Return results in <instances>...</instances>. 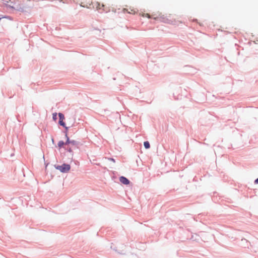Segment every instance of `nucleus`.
Masks as SVG:
<instances>
[{"instance_id": "f257e3e1", "label": "nucleus", "mask_w": 258, "mask_h": 258, "mask_svg": "<svg viewBox=\"0 0 258 258\" xmlns=\"http://www.w3.org/2000/svg\"><path fill=\"white\" fill-rule=\"evenodd\" d=\"M3 3L16 11L24 12L31 8L30 0H2Z\"/></svg>"}, {"instance_id": "f03ea898", "label": "nucleus", "mask_w": 258, "mask_h": 258, "mask_svg": "<svg viewBox=\"0 0 258 258\" xmlns=\"http://www.w3.org/2000/svg\"><path fill=\"white\" fill-rule=\"evenodd\" d=\"M70 165L66 164H63L60 166H58L56 167V169L60 171L61 172H67L70 170Z\"/></svg>"}, {"instance_id": "7ed1b4c3", "label": "nucleus", "mask_w": 258, "mask_h": 258, "mask_svg": "<svg viewBox=\"0 0 258 258\" xmlns=\"http://www.w3.org/2000/svg\"><path fill=\"white\" fill-rule=\"evenodd\" d=\"M58 114V116L59 118L58 123L60 125L64 127L67 130H68V127L66 126V124H65L64 122L63 121V120L64 119V115L61 113H59Z\"/></svg>"}, {"instance_id": "20e7f679", "label": "nucleus", "mask_w": 258, "mask_h": 258, "mask_svg": "<svg viewBox=\"0 0 258 258\" xmlns=\"http://www.w3.org/2000/svg\"><path fill=\"white\" fill-rule=\"evenodd\" d=\"M122 12L123 13H125V12H126L128 14H135L136 13H137L138 10H137L136 9H135L134 8L130 7L128 9H126V8L123 9Z\"/></svg>"}, {"instance_id": "39448f33", "label": "nucleus", "mask_w": 258, "mask_h": 258, "mask_svg": "<svg viewBox=\"0 0 258 258\" xmlns=\"http://www.w3.org/2000/svg\"><path fill=\"white\" fill-rule=\"evenodd\" d=\"M119 181L120 182H121L122 184L127 185L130 183V181L125 177L124 176H121L119 178Z\"/></svg>"}, {"instance_id": "423d86ee", "label": "nucleus", "mask_w": 258, "mask_h": 258, "mask_svg": "<svg viewBox=\"0 0 258 258\" xmlns=\"http://www.w3.org/2000/svg\"><path fill=\"white\" fill-rule=\"evenodd\" d=\"M66 137L67 138V141L65 143V144L67 145V144H71L72 145H76V142L75 141H70L69 140V137L66 135Z\"/></svg>"}, {"instance_id": "0eeeda50", "label": "nucleus", "mask_w": 258, "mask_h": 258, "mask_svg": "<svg viewBox=\"0 0 258 258\" xmlns=\"http://www.w3.org/2000/svg\"><path fill=\"white\" fill-rule=\"evenodd\" d=\"M94 7L97 10L101 9V4L98 2H96L94 4Z\"/></svg>"}, {"instance_id": "6e6552de", "label": "nucleus", "mask_w": 258, "mask_h": 258, "mask_svg": "<svg viewBox=\"0 0 258 258\" xmlns=\"http://www.w3.org/2000/svg\"><path fill=\"white\" fill-rule=\"evenodd\" d=\"M102 12H107L109 11V9H107L104 4H101V9Z\"/></svg>"}, {"instance_id": "1a4fd4ad", "label": "nucleus", "mask_w": 258, "mask_h": 258, "mask_svg": "<svg viewBox=\"0 0 258 258\" xmlns=\"http://www.w3.org/2000/svg\"><path fill=\"white\" fill-rule=\"evenodd\" d=\"M144 145L146 149H149L150 147V144H149V142H148V141L145 142L144 143Z\"/></svg>"}, {"instance_id": "9d476101", "label": "nucleus", "mask_w": 258, "mask_h": 258, "mask_svg": "<svg viewBox=\"0 0 258 258\" xmlns=\"http://www.w3.org/2000/svg\"><path fill=\"white\" fill-rule=\"evenodd\" d=\"M65 144V143L62 141H59L58 143V146L59 147L61 148V147H62Z\"/></svg>"}, {"instance_id": "9b49d317", "label": "nucleus", "mask_w": 258, "mask_h": 258, "mask_svg": "<svg viewBox=\"0 0 258 258\" xmlns=\"http://www.w3.org/2000/svg\"><path fill=\"white\" fill-rule=\"evenodd\" d=\"M53 119L55 121L57 119V113H53L52 114Z\"/></svg>"}, {"instance_id": "f8f14e48", "label": "nucleus", "mask_w": 258, "mask_h": 258, "mask_svg": "<svg viewBox=\"0 0 258 258\" xmlns=\"http://www.w3.org/2000/svg\"><path fill=\"white\" fill-rule=\"evenodd\" d=\"M142 17H147L148 18H152L149 14H142Z\"/></svg>"}, {"instance_id": "ddd939ff", "label": "nucleus", "mask_w": 258, "mask_h": 258, "mask_svg": "<svg viewBox=\"0 0 258 258\" xmlns=\"http://www.w3.org/2000/svg\"><path fill=\"white\" fill-rule=\"evenodd\" d=\"M160 15L161 14H159V16L154 17L153 18L155 20L160 19L161 18H162L161 16H160Z\"/></svg>"}, {"instance_id": "4468645a", "label": "nucleus", "mask_w": 258, "mask_h": 258, "mask_svg": "<svg viewBox=\"0 0 258 258\" xmlns=\"http://www.w3.org/2000/svg\"><path fill=\"white\" fill-rule=\"evenodd\" d=\"M254 183L255 184H258V178L256 180H255Z\"/></svg>"}, {"instance_id": "2eb2a0df", "label": "nucleus", "mask_w": 258, "mask_h": 258, "mask_svg": "<svg viewBox=\"0 0 258 258\" xmlns=\"http://www.w3.org/2000/svg\"><path fill=\"white\" fill-rule=\"evenodd\" d=\"M110 160H111L112 161L114 162H115L114 159H113V158L110 159Z\"/></svg>"}, {"instance_id": "dca6fc26", "label": "nucleus", "mask_w": 258, "mask_h": 258, "mask_svg": "<svg viewBox=\"0 0 258 258\" xmlns=\"http://www.w3.org/2000/svg\"><path fill=\"white\" fill-rule=\"evenodd\" d=\"M69 152H72V150L71 149H69Z\"/></svg>"}]
</instances>
